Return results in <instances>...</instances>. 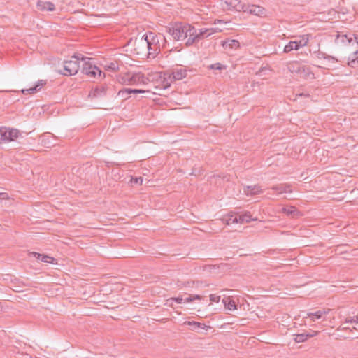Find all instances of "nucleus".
<instances>
[{
  "instance_id": "18",
  "label": "nucleus",
  "mask_w": 358,
  "mask_h": 358,
  "mask_svg": "<svg viewBox=\"0 0 358 358\" xmlns=\"http://www.w3.org/2000/svg\"><path fill=\"white\" fill-rule=\"evenodd\" d=\"M271 189L276 191L278 194H281L282 193H291L292 190L291 186L288 184H279L273 185Z\"/></svg>"
},
{
  "instance_id": "42",
  "label": "nucleus",
  "mask_w": 358,
  "mask_h": 358,
  "mask_svg": "<svg viewBox=\"0 0 358 358\" xmlns=\"http://www.w3.org/2000/svg\"><path fill=\"white\" fill-rule=\"evenodd\" d=\"M8 195L7 193L3 192L0 193V199H8Z\"/></svg>"
},
{
  "instance_id": "30",
  "label": "nucleus",
  "mask_w": 358,
  "mask_h": 358,
  "mask_svg": "<svg viewBox=\"0 0 358 358\" xmlns=\"http://www.w3.org/2000/svg\"><path fill=\"white\" fill-rule=\"evenodd\" d=\"M105 69L115 71L119 69V64L117 62H112L105 65Z\"/></svg>"
},
{
  "instance_id": "3",
  "label": "nucleus",
  "mask_w": 358,
  "mask_h": 358,
  "mask_svg": "<svg viewBox=\"0 0 358 358\" xmlns=\"http://www.w3.org/2000/svg\"><path fill=\"white\" fill-rule=\"evenodd\" d=\"M86 57L81 54H76L72 57V59L66 61L64 64V72L65 76H72L77 73L80 68V62H84Z\"/></svg>"
},
{
  "instance_id": "23",
  "label": "nucleus",
  "mask_w": 358,
  "mask_h": 358,
  "mask_svg": "<svg viewBox=\"0 0 358 358\" xmlns=\"http://www.w3.org/2000/svg\"><path fill=\"white\" fill-rule=\"evenodd\" d=\"M222 302L227 309L229 310H234L236 309V305L235 301L230 297L224 298L222 299Z\"/></svg>"
},
{
  "instance_id": "34",
  "label": "nucleus",
  "mask_w": 358,
  "mask_h": 358,
  "mask_svg": "<svg viewBox=\"0 0 358 358\" xmlns=\"http://www.w3.org/2000/svg\"><path fill=\"white\" fill-rule=\"evenodd\" d=\"M184 324H195V328L205 329L206 325L203 323L197 322L195 321H186Z\"/></svg>"
},
{
  "instance_id": "28",
  "label": "nucleus",
  "mask_w": 358,
  "mask_h": 358,
  "mask_svg": "<svg viewBox=\"0 0 358 358\" xmlns=\"http://www.w3.org/2000/svg\"><path fill=\"white\" fill-rule=\"evenodd\" d=\"M238 223L249 222L251 220H256V219L251 217V215L249 213L238 216Z\"/></svg>"
},
{
  "instance_id": "38",
  "label": "nucleus",
  "mask_w": 358,
  "mask_h": 358,
  "mask_svg": "<svg viewBox=\"0 0 358 358\" xmlns=\"http://www.w3.org/2000/svg\"><path fill=\"white\" fill-rule=\"evenodd\" d=\"M345 323H358V315L352 317L347 318Z\"/></svg>"
},
{
  "instance_id": "1",
  "label": "nucleus",
  "mask_w": 358,
  "mask_h": 358,
  "mask_svg": "<svg viewBox=\"0 0 358 358\" xmlns=\"http://www.w3.org/2000/svg\"><path fill=\"white\" fill-rule=\"evenodd\" d=\"M166 30L173 40L185 41L187 46H190L195 43L196 35H194L195 27L189 24L176 22L168 27Z\"/></svg>"
},
{
  "instance_id": "19",
  "label": "nucleus",
  "mask_w": 358,
  "mask_h": 358,
  "mask_svg": "<svg viewBox=\"0 0 358 358\" xmlns=\"http://www.w3.org/2000/svg\"><path fill=\"white\" fill-rule=\"evenodd\" d=\"M299 76L306 79H314L315 75L312 72L310 68L307 66L302 65V68L299 72Z\"/></svg>"
},
{
  "instance_id": "43",
  "label": "nucleus",
  "mask_w": 358,
  "mask_h": 358,
  "mask_svg": "<svg viewBox=\"0 0 358 358\" xmlns=\"http://www.w3.org/2000/svg\"><path fill=\"white\" fill-rule=\"evenodd\" d=\"M192 299H193V301L196 300V299L200 300L201 299V297L199 295L196 294V295L192 296Z\"/></svg>"
},
{
  "instance_id": "32",
  "label": "nucleus",
  "mask_w": 358,
  "mask_h": 358,
  "mask_svg": "<svg viewBox=\"0 0 358 358\" xmlns=\"http://www.w3.org/2000/svg\"><path fill=\"white\" fill-rule=\"evenodd\" d=\"M51 138H53V136L50 134L45 135L42 137L41 142L46 146H51L54 145V143L51 142Z\"/></svg>"
},
{
  "instance_id": "39",
  "label": "nucleus",
  "mask_w": 358,
  "mask_h": 358,
  "mask_svg": "<svg viewBox=\"0 0 358 358\" xmlns=\"http://www.w3.org/2000/svg\"><path fill=\"white\" fill-rule=\"evenodd\" d=\"M220 299V296L216 294H210V300L213 302H218Z\"/></svg>"
},
{
  "instance_id": "25",
  "label": "nucleus",
  "mask_w": 358,
  "mask_h": 358,
  "mask_svg": "<svg viewBox=\"0 0 358 358\" xmlns=\"http://www.w3.org/2000/svg\"><path fill=\"white\" fill-rule=\"evenodd\" d=\"M302 68V64L298 62H292L288 65V69L292 73H296L297 75L299 74L301 69Z\"/></svg>"
},
{
  "instance_id": "8",
  "label": "nucleus",
  "mask_w": 358,
  "mask_h": 358,
  "mask_svg": "<svg viewBox=\"0 0 358 358\" xmlns=\"http://www.w3.org/2000/svg\"><path fill=\"white\" fill-rule=\"evenodd\" d=\"M221 30H219L220 31ZM218 31L217 28H202L199 30V32L195 29V32L194 35H196L195 42L199 41L201 38H207L214 33Z\"/></svg>"
},
{
  "instance_id": "17",
  "label": "nucleus",
  "mask_w": 358,
  "mask_h": 358,
  "mask_svg": "<svg viewBox=\"0 0 358 358\" xmlns=\"http://www.w3.org/2000/svg\"><path fill=\"white\" fill-rule=\"evenodd\" d=\"M106 87L101 85L96 87L94 89H92L89 94V96L90 98H99L104 96L106 95Z\"/></svg>"
},
{
  "instance_id": "15",
  "label": "nucleus",
  "mask_w": 358,
  "mask_h": 358,
  "mask_svg": "<svg viewBox=\"0 0 358 358\" xmlns=\"http://www.w3.org/2000/svg\"><path fill=\"white\" fill-rule=\"evenodd\" d=\"M171 75L173 79L180 80L186 77L187 71L183 67L178 66L173 69Z\"/></svg>"
},
{
  "instance_id": "21",
  "label": "nucleus",
  "mask_w": 358,
  "mask_h": 358,
  "mask_svg": "<svg viewBox=\"0 0 358 358\" xmlns=\"http://www.w3.org/2000/svg\"><path fill=\"white\" fill-rule=\"evenodd\" d=\"M222 46L225 50L236 49L239 47V42L236 40L229 39L222 42Z\"/></svg>"
},
{
  "instance_id": "9",
  "label": "nucleus",
  "mask_w": 358,
  "mask_h": 358,
  "mask_svg": "<svg viewBox=\"0 0 358 358\" xmlns=\"http://www.w3.org/2000/svg\"><path fill=\"white\" fill-rule=\"evenodd\" d=\"M243 12L248 13L257 16H263L266 15V10L264 8L257 5H246L245 4Z\"/></svg>"
},
{
  "instance_id": "12",
  "label": "nucleus",
  "mask_w": 358,
  "mask_h": 358,
  "mask_svg": "<svg viewBox=\"0 0 358 358\" xmlns=\"http://www.w3.org/2000/svg\"><path fill=\"white\" fill-rule=\"evenodd\" d=\"M330 311V309H322L319 310L315 313H307L306 315L303 316L304 318H310L311 321L315 322L316 320H319L323 317V316L328 314Z\"/></svg>"
},
{
  "instance_id": "5",
  "label": "nucleus",
  "mask_w": 358,
  "mask_h": 358,
  "mask_svg": "<svg viewBox=\"0 0 358 358\" xmlns=\"http://www.w3.org/2000/svg\"><path fill=\"white\" fill-rule=\"evenodd\" d=\"M335 42L336 43L341 45L357 47L358 37H357L356 35L352 33H349L347 34H338L336 35Z\"/></svg>"
},
{
  "instance_id": "4",
  "label": "nucleus",
  "mask_w": 358,
  "mask_h": 358,
  "mask_svg": "<svg viewBox=\"0 0 358 358\" xmlns=\"http://www.w3.org/2000/svg\"><path fill=\"white\" fill-rule=\"evenodd\" d=\"M81 71L83 73L94 79L102 78L105 76L104 73H103L96 65L92 64L91 59L88 57H86V59L83 62Z\"/></svg>"
},
{
  "instance_id": "2",
  "label": "nucleus",
  "mask_w": 358,
  "mask_h": 358,
  "mask_svg": "<svg viewBox=\"0 0 358 358\" xmlns=\"http://www.w3.org/2000/svg\"><path fill=\"white\" fill-rule=\"evenodd\" d=\"M137 47L148 51L150 57H155L159 52V45L157 36L153 32L145 34L140 39L136 40Z\"/></svg>"
},
{
  "instance_id": "6",
  "label": "nucleus",
  "mask_w": 358,
  "mask_h": 358,
  "mask_svg": "<svg viewBox=\"0 0 358 358\" xmlns=\"http://www.w3.org/2000/svg\"><path fill=\"white\" fill-rule=\"evenodd\" d=\"M308 37L307 36H301L299 40L289 41L285 45L283 52L289 53L292 50H298L299 48L306 46L308 43Z\"/></svg>"
},
{
  "instance_id": "11",
  "label": "nucleus",
  "mask_w": 358,
  "mask_h": 358,
  "mask_svg": "<svg viewBox=\"0 0 358 358\" xmlns=\"http://www.w3.org/2000/svg\"><path fill=\"white\" fill-rule=\"evenodd\" d=\"M150 93L149 90H137L131 88H124L119 91L118 95L124 99H129L130 94H147Z\"/></svg>"
},
{
  "instance_id": "41",
  "label": "nucleus",
  "mask_w": 358,
  "mask_h": 358,
  "mask_svg": "<svg viewBox=\"0 0 358 358\" xmlns=\"http://www.w3.org/2000/svg\"><path fill=\"white\" fill-rule=\"evenodd\" d=\"M193 301V299H192V296H188V297H186V298H183V303H190Z\"/></svg>"
},
{
  "instance_id": "29",
  "label": "nucleus",
  "mask_w": 358,
  "mask_h": 358,
  "mask_svg": "<svg viewBox=\"0 0 358 358\" xmlns=\"http://www.w3.org/2000/svg\"><path fill=\"white\" fill-rule=\"evenodd\" d=\"M173 302L177 303H183V298L182 296L170 298L166 300V304L169 306H173Z\"/></svg>"
},
{
  "instance_id": "14",
  "label": "nucleus",
  "mask_w": 358,
  "mask_h": 358,
  "mask_svg": "<svg viewBox=\"0 0 358 358\" xmlns=\"http://www.w3.org/2000/svg\"><path fill=\"white\" fill-rule=\"evenodd\" d=\"M36 7L41 11H54L55 10V6L50 1H38Z\"/></svg>"
},
{
  "instance_id": "20",
  "label": "nucleus",
  "mask_w": 358,
  "mask_h": 358,
  "mask_svg": "<svg viewBox=\"0 0 358 358\" xmlns=\"http://www.w3.org/2000/svg\"><path fill=\"white\" fill-rule=\"evenodd\" d=\"M262 192L261 187L259 185L247 186L243 189L244 194L248 196L258 194Z\"/></svg>"
},
{
  "instance_id": "27",
  "label": "nucleus",
  "mask_w": 358,
  "mask_h": 358,
  "mask_svg": "<svg viewBox=\"0 0 358 358\" xmlns=\"http://www.w3.org/2000/svg\"><path fill=\"white\" fill-rule=\"evenodd\" d=\"M223 221L227 225L238 223V216L234 215H228L225 218L223 219Z\"/></svg>"
},
{
  "instance_id": "22",
  "label": "nucleus",
  "mask_w": 358,
  "mask_h": 358,
  "mask_svg": "<svg viewBox=\"0 0 358 358\" xmlns=\"http://www.w3.org/2000/svg\"><path fill=\"white\" fill-rule=\"evenodd\" d=\"M31 255L36 257V259L41 260L43 262L45 263H52L54 261V258L48 255H41L40 253L33 252L31 253Z\"/></svg>"
},
{
  "instance_id": "16",
  "label": "nucleus",
  "mask_w": 358,
  "mask_h": 358,
  "mask_svg": "<svg viewBox=\"0 0 358 358\" xmlns=\"http://www.w3.org/2000/svg\"><path fill=\"white\" fill-rule=\"evenodd\" d=\"M46 84V82L43 80H39L36 82V85L32 87H30L29 89H24V90H22V92L24 94H34V93H36L37 92H38L39 90H41V89Z\"/></svg>"
},
{
  "instance_id": "26",
  "label": "nucleus",
  "mask_w": 358,
  "mask_h": 358,
  "mask_svg": "<svg viewBox=\"0 0 358 358\" xmlns=\"http://www.w3.org/2000/svg\"><path fill=\"white\" fill-rule=\"evenodd\" d=\"M131 73H125L117 76V81L122 85H131Z\"/></svg>"
},
{
  "instance_id": "36",
  "label": "nucleus",
  "mask_w": 358,
  "mask_h": 358,
  "mask_svg": "<svg viewBox=\"0 0 358 358\" xmlns=\"http://www.w3.org/2000/svg\"><path fill=\"white\" fill-rule=\"evenodd\" d=\"M210 69L213 70H222L225 68L224 66L221 64L220 63H215L210 65Z\"/></svg>"
},
{
  "instance_id": "10",
  "label": "nucleus",
  "mask_w": 358,
  "mask_h": 358,
  "mask_svg": "<svg viewBox=\"0 0 358 358\" xmlns=\"http://www.w3.org/2000/svg\"><path fill=\"white\" fill-rule=\"evenodd\" d=\"M224 4L227 9L229 10L243 12V9H245V4L243 3L240 0H224Z\"/></svg>"
},
{
  "instance_id": "13",
  "label": "nucleus",
  "mask_w": 358,
  "mask_h": 358,
  "mask_svg": "<svg viewBox=\"0 0 358 358\" xmlns=\"http://www.w3.org/2000/svg\"><path fill=\"white\" fill-rule=\"evenodd\" d=\"M147 78L141 73H136L131 74V85H138L141 84H145Z\"/></svg>"
},
{
  "instance_id": "7",
  "label": "nucleus",
  "mask_w": 358,
  "mask_h": 358,
  "mask_svg": "<svg viewBox=\"0 0 358 358\" xmlns=\"http://www.w3.org/2000/svg\"><path fill=\"white\" fill-rule=\"evenodd\" d=\"M20 134L17 129H8L2 127L0 129V139L1 142L11 141L17 138Z\"/></svg>"
},
{
  "instance_id": "24",
  "label": "nucleus",
  "mask_w": 358,
  "mask_h": 358,
  "mask_svg": "<svg viewBox=\"0 0 358 358\" xmlns=\"http://www.w3.org/2000/svg\"><path fill=\"white\" fill-rule=\"evenodd\" d=\"M294 341L296 343H303L306 341L308 338L313 337L314 334H308L305 333L294 334Z\"/></svg>"
},
{
  "instance_id": "45",
  "label": "nucleus",
  "mask_w": 358,
  "mask_h": 358,
  "mask_svg": "<svg viewBox=\"0 0 358 358\" xmlns=\"http://www.w3.org/2000/svg\"><path fill=\"white\" fill-rule=\"evenodd\" d=\"M342 329H350V328H349V327H342Z\"/></svg>"
},
{
  "instance_id": "47",
  "label": "nucleus",
  "mask_w": 358,
  "mask_h": 358,
  "mask_svg": "<svg viewBox=\"0 0 358 358\" xmlns=\"http://www.w3.org/2000/svg\"><path fill=\"white\" fill-rule=\"evenodd\" d=\"M357 75H358V73H357Z\"/></svg>"
},
{
  "instance_id": "46",
  "label": "nucleus",
  "mask_w": 358,
  "mask_h": 358,
  "mask_svg": "<svg viewBox=\"0 0 358 358\" xmlns=\"http://www.w3.org/2000/svg\"><path fill=\"white\" fill-rule=\"evenodd\" d=\"M188 326H192L194 327V329H195V324H187Z\"/></svg>"
},
{
  "instance_id": "40",
  "label": "nucleus",
  "mask_w": 358,
  "mask_h": 358,
  "mask_svg": "<svg viewBox=\"0 0 358 358\" xmlns=\"http://www.w3.org/2000/svg\"><path fill=\"white\" fill-rule=\"evenodd\" d=\"M170 86V83L168 80H164L162 84V88L166 89Z\"/></svg>"
},
{
  "instance_id": "35",
  "label": "nucleus",
  "mask_w": 358,
  "mask_h": 358,
  "mask_svg": "<svg viewBox=\"0 0 358 358\" xmlns=\"http://www.w3.org/2000/svg\"><path fill=\"white\" fill-rule=\"evenodd\" d=\"M314 54L317 59L324 60H326L328 55L327 53L322 51L315 52Z\"/></svg>"
},
{
  "instance_id": "37",
  "label": "nucleus",
  "mask_w": 358,
  "mask_h": 358,
  "mask_svg": "<svg viewBox=\"0 0 358 358\" xmlns=\"http://www.w3.org/2000/svg\"><path fill=\"white\" fill-rule=\"evenodd\" d=\"M143 178L142 177H136L131 178V182L136 185H141L143 183Z\"/></svg>"
},
{
  "instance_id": "31",
  "label": "nucleus",
  "mask_w": 358,
  "mask_h": 358,
  "mask_svg": "<svg viewBox=\"0 0 358 358\" xmlns=\"http://www.w3.org/2000/svg\"><path fill=\"white\" fill-rule=\"evenodd\" d=\"M282 212L288 215H295L298 213L296 208L294 206L284 207Z\"/></svg>"
},
{
  "instance_id": "44",
  "label": "nucleus",
  "mask_w": 358,
  "mask_h": 358,
  "mask_svg": "<svg viewBox=\"0 0 358 358\" xmlns=\"http://www.w3.org/2000/svg\"><path fill=\"white\" fill-rule=\"evenodd\" d=\"M317 334H318V331H313L310 334H314V336H315L317 335Z\"/></svg>"
},
{
  "instance_id": "33",
  "label": "nucleus",
  "mask_w": 358,
  "mask_h": 358,
  "mask_svg": "<svg viewBox=\"0 0 358 358\" xmlns=\"http://www.w3.org/2000/svg\"><path fill=\"white\" fill-rule=\"evenodd\" d=\"M324 61L326 62L325 64L329 66H333L334 64L338 62V60L336 57L329 55H327V59Z\"/></svg>"
}]
</instances>
